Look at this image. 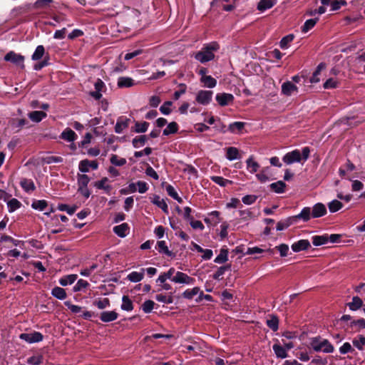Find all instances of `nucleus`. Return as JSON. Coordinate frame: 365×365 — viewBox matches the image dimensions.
Returning <instances> with one entry per match:
<instances>
[{
    "label": "nucleus",
    "mask_w": 365,
    "mask_h": 365,
    "mask_svg": "<svg viewBox=\"0 0 365 365\" xmlns=\"http://www.w3.org/2000/svg\"><path fill=\"white\" fill-rule=\"evenodd\" d=\"M220 49V45L217 41H212L203 45L202 49L195 54V58L202 63H207L214 59V53Z\"/></svg>",
    "instance_id": "nucleus-1"
},
{
    "label": "nucleus",
    "mask_w": 365,
    "mask_h": 365,
    "mask_svg": "<svg viewBox=\"0 0 365 365\" xmlns=\"http://www.w3.org/2000/svg\"><path fill=\"white\" fill-rule=\"evenodd\" d=\"M310 347L317 352L331 354L334 352V347L328 339L321 336H315L310 339Z\"/></svg>",
    "instance_id": "nucleus-2"
},
{
    "label": "nucleus",
    "mask_w": 365,
    "mask_h": 365,
    "mask_svg": "<svg viewBox=\"0 0 365 365\" xmlns=\"http://www.w3.org/2000/svg\"><path fill=\"white\" fill-rule=\"evenodd\" d=\"M19 338L29 344L40 342L43 340V336L38 331H32L29 333H22Z\"/></svg>",
    "instance_id": "nucleus-3"
},
{
    "label": "nucleus",
    "mask_w": 365,
    "mask_h": 365,
    "mask_svg": "<svg viewBox=\"0 0 365 365\" xmlns=\"http://www.w3.org/2000/svg\"><path fill=\"white\" fill-rule=\"evenodd\" d=\"M212 94L211 91L201 90L196 94L195 100L199 104L206 106L211 102Z\"/></svg>",
    "instance_id": "nucleus-4"
},
{
    "label": "nucleus",
    "mask_w": 365,
    "mask_h": 365,
    "mask_svg": "<svg viewBox=\"0 0 365 365\" xmlns=\"http://www.w3.org/2000/svg\"><path fill=\"white\" fill-rule=\"evenodd\" d=\"M172 282L180 284H193L195 280L185 273L177 272L175 275L172 278Z\"/></svg>",
    "instance_id": "nucleus-5"
},
{
    "label": "nucleus",
    "mask_w": 365,
    "mask_h": 365,
    "mask_svg": "<svg viewBox=\"0 0 365 365\" xmlns=\"http://www.w3.org/2000/svg\"><path fill=\"white\" fill-rule=\"evenodd\" d=\"M4 60L6 61H10L14 64L19 65L23 68H24V56L15 53L14 51H9L4 56Z\"/></svg>",
    "instance_id": "nucleus-6"
},
{
    "label": "nucleus",
    "mask_w": 365,
    "mask_h": 365,
    "mask_svg": "<svg viewBox=\"0 0 365 365\" xmlns=\"http://www.w3.org/2000/svg\"><path fill=\"white\" fill-rule=\"evenodd\" d=\"M302 157H301V153L299 150H294L292 152L287 153L286 155H284L282 160L284 163L287 165H290L294 163H299L301 161Z\"/></svg>",
    "instance_id": "nucleus-7"
},
{
    "label": "nucleus",
    "mask_w": 365,
    "mask_h": 365,
    "mask_svg": "<svg viewBox=\"0 0 365 365\" xmlns=\"http://www.w3.org/2000/svg\"><path fill=\"white\" fill-rule=\"evenodd\" d=\"M312 218H319L324 216L327 212L326 206L321 202L315 204L312 208H311Z\"/></svg>",
    "instance_id": "nucleus-8"
},
{
    "label": "nucleus",
    "mask_w": 365,
    "mask_h": 365,
    "mask_svg": "<svg viewBox=\"0 0 365 365\" xmlns=\"http://www.w3.org/2000/svg\"><path fill=\"white\" fill-rule=\"evenodd\" d=\"M216 101L221 106H225L232 103L234 101V96L231 93H217L216 95Z\"/></svg>",
    "instance_id": "nucleus-9"
},
{
    "label": "nucleus",
    "mask_w": 365,
    "mask_h": 365,
    "mask_svg": "<svg viewBox=\"0 0 365 365\" xmlns=\"http://www.w3.org/2000/svg\"><path fill=\"white\" fill-rule=\"evenodd\" d=\"M79 170L82 173H87L90 168L96 170L98 168V163L96 160L90 161L88 160H83L79 163Z\"/></svg>",
    "instance_id": "nucleus-10"
},
{
    "label": "nucleus",
    "mask_w": 365,
    "mask_h": 365,
    "mask_svg": "<svg viewBox=\"0 0 365 365\" xmlns=\"http://www.w3.org/2000/svg\"><path fill=\"white\" fill-rule=\"evenodd\" d=\"M298 88L291 81H286L282 85V93L287 96H290L294 93H297Z\"/></svg>",
    "instance_id": "nucleus-11"
},
{
    "label": "nucleus",
    "mask_w": 365,
    "mask_h": 365,
    "mask_svg": "<svg viewBox=\"0 0 365 365\" xmlns=\"http://www.w3.org/2000/svg\"><path fill=\"white\" fill-rule=\"evenodd\" d=\"M130 119L125 117L120 116L117 119L116 124L115 125V132L116 133H122L123 130L127 128L129 125Z\"/></svg>",
    "instance_id": "nucleus-12"
},
{
    "label": "nucleus",
    "mask_w": 365,
    "mask_h": 365,
    "mask_svg": "<svg viewBox=\"0 0 365 365\" xmlns=\"http://www.w3.org/2000/svg\"><path fill=\"white\" fill-rule=\"evenodd\" d=\"M292 217L294 218L295 223L297 222L298 220H302L304 222H307L312 217L311 207H305L302 210L300 213Z\"/></svg>",
    "instance_id": "nucleus-13"
},
{
    "label": "nucleus",
    "mask_w": 365,
    "mask_h": 365,
    "mask_svg": "<svg viewBox=\"0 0 365 365\" xmlns=\"http://www.w3.org/2000/svg\"><path fill=\"white\" fill-rule=\"evenodd\" d=\"M310 243L307 240H300L294 243H293L291 246L292 250L294 252H299L302 250H306L309 247H310Z\"/></svg>",
    "instance_id": "nucleus-14"
},
{
    "label": "nucleus",
    "mask_w": 365,
    "mask_h": 365,
    "mask_svg": "<svg viewBox=\"0 0 365 365\" xmlns=\"http://www.w3.org/2000/svg\"><path fill=\"white\" fill-rule=\"evenodd\" d=\"M118 314L115 311H105L101 313L100 319L103 322H110L115 321Z\"/></svg>",
    "instance_id": "nucleus-15"
},
{
    "label": "nucleus",
    "mask_w": 365,
    "mask_h": 365,
    "mask_svg": "<svg viewBox=\"0 0 365 365\" xmlns=\"http://www.w3.org/2000/svg\"><path fill=\"white\" fill-rule=\"evenodd\" d=\"M60 138L68 142H73L77 138V135L73 130L67 128L61 133Z\"/></svg>",
    "instance_id": "nucleus-16"
},
{
    "label": "nucleus",
    "mask_w": 365,
    "mask_h": 365,
    "mask_svg": "<svg viewBox=\"0 0 365 365\" xmlns=\"http://www.w3.org/2000/svg\"><path fill=\"white\" fill-rule=\"evenodd\" d=\"M145 274V269L142 268L140 272H132L128 276L127 279L131 282H140L143 277Z\"/></svg>",
    "instance_id": "nucleus-17"
},
{
    "label": "nucleus",
    "mask_w": 365,
    "mask_h": 365,
    "mask_svg": "<svg viewBox=\"0 0 365 365\" xmlns=\"http://www.w3.org/2000/svg\"><path fill=\"white\" fill-rule=\"evenodd\" d=\"M128 230L129 227L127 223H123L113 227L114 233L120 237H125Z\"/></svg>",
    "instance_id": "nucleus-18"
},
{
    "label": "nucleus",
    "mask_w": 365,
    "mask_h": 365,
    "mask_svg": "<svg viewBox=\"0 0 365 365\" xmlns=\"http://www.w3.org/2000/svg\"><path fill=\"white\" fill-rule=\"evenodd\" d=\"M295 223L294 218L292 217H289L284 220H282L277 222V230L282 231L287 229L288 227Z\"/></svg>",
    "instance_id": "nucleus-19"
},
{
    "label": "nucleus",
    "mask_w": 365,
    "mask_h": 365,
    "mask_svg": "<svg viewBox=\"0 0 365 365\" xmlns=\"http://www.w3.org/2000/svg\"><path fill=\"white\" fill-rule=\"evenodd\" d=\"M29 118L35 123L41 121L46 117V113L43 111L35 110L29 113Z\"/></svg>",
    "instance_id": "nucleus-20"
},
{
    "label": "nucleus",
    "mask_w": 365,
    "mask_h": 365,
    "mask_svg": "<svg viewBox=\"0 0 365 365\" xmlns=\"http://www.w3.org/2000/svg\"><path fill=\"white\" fill-rule=\"evenodd\" d=\"M152 202L160 207L165 214L168 213V207L167 203L160 196L155 195L152 200Z\"/></svg>",
    "instance_id": "nucleus-21"
},
{
    "label": "nucleus",
    "mask_w": 365,
    "mask_h": 365,
    "mask_svg": "<svg viewBox=\"0 0 365 365\" xmlns=\"http://www.w3.org/2000/svg\"><path fill=\"white\" fill-rule=\"evenodd\" d=\"M312 243L314 246H321L328 242V235H314L312 237Z\"/></svg>",
    "instance_id": "nucleus-22"
},
{
    "label": "nucleus",
    "mask_w": 365,
    "mask_h": 365,
    "mask_svg": "<svg viewBox=\"0 0 365 365\" xmlns=\"http://www.w3.org/2000/svg\"><path fill=\"white\" fill-rule=\"evenodd\" d=\"M51 294L60 300H63L67 297L65 289L60 287H55L51 291Z\"/></svg>",
    "instance_id": "nucleus-23"
},
{
    "label": "nucleus",
    "mask_w": 365,
    "mask_h": 365,
    "mask_svg": "<svg viewBox=\"0 0 365 365\" xmlns=\"http://www.w3.org/2000/svg\"><path fill=\"white\" fill-rule=\"evenodd\" d=\"M20 185L26 192L34 191L36 188L33 180L30 179H22L20 182Z\"/></svg>",
    "instance_id": "nucleus-24"
},
{
    "label": "nucleus",
    "mask_w": 365,
    "mask_h": 365,
    "mask_svg": "<svg viewBox=\"0 0 365 365\" xmlns=\"http://www.w3.org/2000/svg\"><path fill=\"white\" fill-rule=\"evenodd\" d=\"M274 4L275 1L274 0H260L257 5V9L260 11H264L271 9Z\"/></svg>",
    "instance_id": "nucleus-25"
},
{
    "label": "nucleus",
    "mask_w": 365,
    "mask_h": 365,
    "mask_svg": "<svg viewBox=\"0 0 365 365\" xmlns=\"http://www.w3.org/2000/svg\"><path fill=\"white\" fill-rule=\"evenodd\" d=\"M108 178H102L101 180L98 181L96 182L95 184V186L98 188V189H102V190H104L105 192L107 193V194H110V190H112V186L111 185H106V183L108 182Z\"/></svg>",
    "instance_id": "nucleus-26"
},
{
    "label": "nucleus",
    "mask_w": 365,
    "mask_h": 365,
    "mask_svg": "<svg viewBox=\"0 0 365 365\" xmlns=\"http://www.w3.org/2000/svg\"><path fill=\"white\" fill-rule=\"evenodd\" d=\"M120 308L127 312H130L133 309V302L130 300V299L126 296L123 295L122 297V304L120 306Z\"/></svg>",
    "instance_id": "nucleus-27"
},
{
    "label": "nucleus",
    "mask_w": 365,
    "mask_h": 365,
    "mask_svg": "<svg viewBox=\"0 0 365 365\" xmlns=\"http://www.w3.org/2000/svg\"><path fill=\"white\" fill-rule=\"evenodd\" d=\"M159 252L163 253L168 257L173 256V253L169 250L168 246L166 245V242L163 240L158 241L157 242V247Z\"/></svg>",
    "instance_id": "nucleus-28"
},
{
    "label": "nucleus",
    "mask_w": 365,
    "mask_h": 365,
    "mask_svg": "<svg viewBox=\"0 0 365 365\" xmlns=\"http://www.w3.org/2000/svg\"><path fill=\"white\" fill-rule=\"evenodd\" d=\"M175 269L171 267L167 272H163L160 274L158 278L156 280V282L164 283L168 279H170L173 277V275L175 273Z\"/></svg>",
    "instance_id": "nucleus-29"
},
{
    "label": "nucleus",
    "mask_w": 365,
    "mask_h": 365,
    "mask_svg": "<svg viewBox=\"0 0 365 365\" xmlns=\"http://www.w3.org/2000/svg\"><path fill=\"white\" fill-rule=\"evenodd\" d=\"M272 190L277 193H283L284 192V188L286 187L285 182L282 180H279L276 182H273L269 185Z\"/></svg>",
    "instance_id": "nucleus-30"
},
{
    "label": "nucleus",
    "mask_w": 365,
    "mask_h": 365,
    "mask_svg": "<svg viewBox=\"0 0 365 365\" xmlns=\"http://www.w3.org/2000/svg\"><path fill=\"white\" fill-rule=\"evenodd\" d=\"M133 85V80L129 77H120L118 80V86L120 88H129Z\"/></svg>",
    "instance_id": "nucleus-31"
},
{
    "label": "nucleus",
    "mask_w": 365,
    "mask_h": 365,
    "mask_svg": "<svg viewBox=\"0 0 365 365\" xmlns=\"http://www.w3.org/2000/svg\"><path fill=\"white\" fill-rule=\"evenodd\" d=\"M246 163H247V170L251 173H256L258 170V169L259 168V163L253 160L252 156H250L246 160Z\"/></svg>",
    "instance_id": "nucleus-32"
},
{
    "label": "nucleus",
    "mask_w": 365,
    "mask_h": 365,
    "mask_svg": "<svg viewBox=\"0 0 365 365\" xmlns=\"http://www.w3.org/2000/svg\"><path fill=\"white\" fill-rule=\"evenodd\" d=\"M201 82H202L205 84V86L209 88H212L215 87L217 85L216 79L212 78L211 76H202Z\"/></svg>",
    "instance_id": "nucleus-33"
},
{
    "label": "nucleus",
    "mask_w": 365,
    "mask_h": 365,
    "mask_svg": "<svg viewBox=\"0 0 365 365\" xmlns=\"http://www.w3.org/2000/svg\"><path fill=\"white\" fill-rule=\"evenodd\" d=\"M267 325L272 331H277L279 328V319L275 315H271L270 318L267 320Z\"/></svg>",
    "instance_id": "nucleus-34"
},
{
    "label": "nucleus",
    "mask_w": 365,
    "mask_h": 365,
    "mask_svg": "<svg viewBox=\"0 0 365 365\" xmlns=\"http://www.w3.org/2000/svg\"><path fill=\"white\" fill-rule=\"evenodd\" d=\"M363 302L359 297H354L352 301L348 303V307L351 311H356L362 307Z\"/></svg>",
    "instance_id": "nucleus-35"
},
{
    "label": "nucleus",
    "mask_w": 365,
    "mask_h": 365,
    "mask_svg": "<svg viewBox=\"0 0 365 365\" xmlns=\"http://www.w3.org/2000/svg\"><path fill=\"white\" fill-rule=\"evenodd\" d=\"M77 279L76 274H69L61 277L59 279V284L61 286H67L73 284Z\"/></svg>",
    "instance_id": "nucleus-36"
},
{
    "label": "nucleus",
    "mask_w": 365,
    "mask_h": 365,
    "mask_svg": "<svg viewBox=\"0 0 365 365\" xmlns=\"http://www.w3.org/2000/svg\"><path fill=\"white\" fill-rule=\"evenodd\" d=\"M318 21H319V18L310 19L307 20L302 27V32L304 33V34L308 32L310 29H312L315 26V24H317V22Z\"/></svg>",
    "instance_id": "nucleus-37"
},
{
    "label": "nucleus",
    "mask_w": 365,
    "mask_h": 365,
    "mask_svg": "<svg viewBox=\"0 0 365 365\" xmlns=\"http://www.w3.org/2000/svg\"><path fill=\"white\" fill-rule=\"evenodd\" d=\"M228 260V251L227 249H221L220 254L216 257L214 262L215 263L222 264Z\"/></svg>",
    "instance_id": "nucleus-38"
},
{
    "label": "nucleus",
    "mask_w": 365,
    "mask_h": 365,
    "mask_svg": "<svg viewBox=\"0 0 365 365\" xmlns=\"http://www.w3.org/2000/svg\"><path fill=\"white\" fill-rule=\"evenodd\" d=\"M178 130V125L175 122L170 123L168 126L163 130L164 135H169L170 134L176 133Z\"/></svg>",
    "instance_id": "nucleus-39"
},
{
    "label": "nucleus",
    "mask_w": 365,
    "mask_h": 365,
    "mask_svg": "<svg viewBox=\"0 0 365 365\" xmlns=\"http://www.w3.org/2000/svg\"><path fill=\"white\" fill-rule=\"evenodd\" d=\"M226 158L229 160H234L238 159L239 157V151L237 148L235 147H230L227 149Z\"/></svg>",
    "instance_id": "nucleus-40"
},
{
    "label": "nucleus",
    "mask_w": 365,
    "mask_h": 365,
    "mask_svg": "<svg viewBox=\"0 0 365 365\" xmlns=\"http://www.w3.org/2000/svg\"><path fill=\"white\" fill-rule=\"evenodd\" d=\"M45 53V48L43 46L39 45L36 47L35 51L31 56V59L33 61H38L41 59Z\"/></svg>",
    "instance_id": "nucleus-41"
},
{
    "label": "nucleus",
    "mask_w": 365,
    "mask_h": 365,
    "mask_svg": "<svg viewBox=\"0 0 365 365\" xmlns=\"http://www.w3.org/2000/svg\"><path fill=\"white\" fill-rule=\"evenodd\" d=\"M147 140H148V138L146 135L136 136L135 138H134L133 139L132 144L134 148H138L144 145L145 143H146Z\"/></svg>",
    "instance_id": "nucleus-42"
},
{
    "label": "nucleus",
    "mask_w": 365,
    "mask_h": 365,
    "mask_svg": "<svg viewBox=\"0 0 365 365\" xmlns=\"http://www.w3.org/2000/svg\"><path fill=\"white\" fill-rule=\"evenodd\" d=\"M273 350L277 357L284 359L287 356V350L280 345L274 344Z\"/></svg>",
    "instance_id": "nucleus-43"
},
{
    "label": "nucleus",
    "mask_w": 365,
    "mask_h": 365,
    "mask_svg": "<svg viewBox=\"0 0 365 365\" xmlns=\"http://www.w3.org/2000/svg\"><path fill=\"white\" fill-rule=\"evenodd\" d=\"M210 179L212 180V181L222 187H225L228 184L232 183L231 180L225 179L221 176H212Z\"/></svg>",
    "instance_id": "nucleus-44"
},
{
    "label": "nucleus",
    "mask_w": 365,
    "mask_h": 365,
    "mask_svg": "<svg viewBox=\"0 0 365 365\" xmlns=\"http://www.w3.org/2000/svg\"><path fill=\"white\" fill-rule=\"evenodd\" d=\"M353 345L359 350H364L365 346V336L359 335L358 338H354L352 341Z\"/></svg>",
    "instance_id": "nucleus-45"
},
{
    "label": "nucleus",
    "mask_w": 365,
    "mask_h": 365,
    "mask_svg": "<svg viewBox=\"0 0 365 365\" xmlns=\"http://www.w3.org/2000/svg\"><path fill=\"white\" fill-rule=\"evenodd\" d=\"M342 207L343 204L337 200H334L328 203V207L331 212H336L341 209Z\"/></svg>",
    "instance_id": "nucleus-46"
},
{
    "label": "nucleus",
    "mask_w": 365,
    "mask_h": 365,
    "mask_svg": "<svg viewBox=\"0 0 365 365\" xmlns=\"http://www.w3.org/2000/svg\"><path fill=\"white\" fill-rule=\"evenodd\" d=\"M21 203L16 198H12L7 202V207L9 212H13L19 209Z\"/></svg>",
    "instance_id": "nucleus-47"
},
{
    "label": "nucleus",
    "mask_w": 365,
    "mask_h": 365,
    "mask_svg": "<svg viewBox=\"0 0 365 365\" xmlns=\"http://www.w3.org/2000/svg\"><path fill=\"white\" fill-rule=\"evenodd\" d=\"M231 265L227 264L225 266H222L217 269V270L213 274V279H220V277L225 273L226 271L230 270Z\"/></svg>",
    "instance_id": "nucleus-48"
},
{
    "label": "nucleus",
    "mask_w": 365,
    "mask_h": 365,
    "mask_svg": "<svg viewBox=\"0 0 365 365\" xmlns=\"http://www.w3.org/2000/svg\"><path fill=\"white\" fill-rule=\"evenodd\" d=\"M199 292H200V288L198 287H195L191 289H186L182 293V297L185 299H192V297L198 294Z\"/></svg>",
    "instance_id": "nucleus-49"
},
{
    "label": "nucleus",
    "mask_w": 365,
    "mask_h": 365,
    "mask_svg": "<svg viewBox=\"0 0 365 365\" xmlns=\"http://www.w3.org/2000/svg\"><path fill=\"white\" fill-rule=\"evenodd\" d=\"M166 191L171 197L176 200L178 202L181 203L182 202V198L179 197L178 192L171 185L166 186Z\"/></svg>",
    "instance_id": "nucleus-50"
},
{
    "label": "nucleus",
    "mask_w": 365,
    "mask_h": 365,
    "mask_svg": "<svg viewBox=\"0 0 365 365\" xmlns=\"http://www.w3.org/2000/svg\"><path fill=\"white\" fill-rule=\"evenodd\" d=\"M48 205V203L44 200H34L32 202L31 207L35 209L40 211H43Z\"/></svg>",
    "instance_id": "nucleus-51"
},
{
    "label": "nucleus",
    "mask_w": 365,
    "mask_h": 365,
    "mask_svg": "<svg viewBox=\"0 0 365 365\" xmlns=\"http://www.w3.org/2000/svg\"><path fill=\"white\" fill-rule=\"evenodd\" d=\"M149 127V123L146 121L140 123L136 122L135 124V133H145L147 131Z\"/></svg>",
    "instance_id": "nucleus-52"
},
{
    "label": "nucleus",
    "mask_w": 365,
    "mask_h": 365,
    "mask_svg": "<svg viewBox=\"0 0 365 365\" xmlns=\"http://www.w3.org/2000/svg\"><path fill=\"white\" fill-rule=\"evenodd\" d=\"M93 305L96 306L99 309H103L110 307V300L108 298L96 300L93 302Z\"/></svg>",
    "instance_id": "nucleus-53"
},
{
    "label": "nucleus",
    "mask_w": 365,
    "mask_h": 365,
    "mask_svg": "<svg viewBox=\"0 0 365 365\" xmlns=\"http://www.w3.org/2000/svg\"><path fill=\"white\" fill-rule=\"evenodd\" d=\"M294 38V36L293 34H289L283 37L279 42V46L281 48H287L288 47L289 43L293 41Z\"/></svg>",
    "instance_id": "nucleus-54"
},
{
    "label": "nucleus",
    "mask_w": 365,
    "mask_h": 365,
    "mask_svg": "<svg viewBox=\"0 0 365 365\" xmlns=\"http://www.w3.org/2000/svg\"><path fill=\"white\" fill-rule=\"evenodd\" d=\"M245 123L243 122H234L229 125V130L231 133H236L237 131H241Z\"/></svg>",
    "instance_id": "nucleus-55"
},
{
    "label": "nucleus",
    "mask_w": 365,
    "mask_h": 365,
    "mask_svg": "<svg viewBox=\"0 0 365 365\" xmlns=\"http://www.w3.org/2000/svg\"><path fill=\"white\" fill-rule=\"evenodd\" d=\"M154 305H155V302L153 301L146 300L143 303L141 308H142V310L145 313L148 314V313L151 312V311L154 308Z\"/></svg>",
    "instance_id": "nucleus-56"
},
{
    "label": "nucleus",
    "mask_w": 365,
    "mask_h": 365,
    "mask_svg": "<svg viewBox=\"0 0 365 365\" xmlns=\"http://www.w3.org/2000/svg\"><path fill=\"white\" fill-rule=\"evenodd\" d=\"M88 285H89V284L87 281L81 279L74 285L73 290V292H80L83 289L86 288Z\"/></svg>",
    "instance_id": "nucleus-57"
},
{
    "label": "nucleus",
    "mask_w": 365,
    "mask_h": 365,
    "mask_svg": "<svg viewBox=\"0 0 365 365\" xmlns=\"http://www.w3.org/2000/svg\"><path fill=\"white\" fill-rule=\"evenodd\" d=\"M110 163L116 166H123L126 163V160L125 158H119L116 155H112Z\"/></svg>",
    "instance_id": "nucleus-58"
},
{
    "label": "nucleus",
    "mask_w": 365,
    "mask_h": 365,
    "mask_svg": "<svg viewBox=\"0 0 365 365\" xmlns=\"http://www.w3.org/2000/svg\"><path fill=\"white\" fill-rule=\"evenodd\" d=\"M90 182V178L87 175L83 174L80 175L78 178V187H87L88 184Z\"/></svg>",
    "instance_id": "nucleus-59"
},
{
    "label": "nucleus",
    "mask_w": 365,
    "mask_h": 365,
    "mask_svg": "<svg viewBox=\"0 0 365 365\" xmlns=\"http://www.w3.org/2000/svg\"><path fill=\"white\" fill-rule=\"evenodd\" d=\"M43 356L41 355L33 356L27 359V364L31 365H38L41 364Z\"/></svg>",
    "instance_id": "nucleus-60"
},
{
    "label": "nucleus",
    "mask_w": 365,
    "mask_h": 365,
    "mask_svg": "<svg viewBox=\"0 0 365 365\" xmlns=\"http://www.w3.org/2000/svg\"><path fill=\"white\" fill-rule=\"evenodd\" d=\"M58 208L61 211H66L68 215H73L76 210V207H69L66 204L58 205Z\"/></svg>",
    "instance_id": "nucleus-61"
},
{
    "label": "nucleus",
    "mask_w": 365,
    "mask_h": 365,
    "mask_svg": "<svg viewBox=\"0 0 365 365\" xmlns=\"http://www.w3.org/2000/svg\"><path fill=\"white\" fill-rule=\"evenodd\" d=\"M354 349L349 342H345L340 348L339 352L341 354H346L349 352H353Z\"/></svg>",
    "instance_id": "nucleus-62"
},
{
    "label": "nucleus",
    "mask_w": 365,
    "mask_h": 365,
    "mask_svg": "<svg viewBox=\"0 0 365 365\" xmlns=\"http://www.w3.org/2000/svg\"><path fill=\"white\" fill-rule=\"evenodd\" d=\"M337 85L338 82L335 79L330 78L324 82L323 87L325 89L334 88L337 87Z\"/></svg>",
    "instance_id": "nucleus-63"
},
{
    "label": "nucleus",
    "mask_w": 365,
    "mask_h": 365,
    "mask_svg": "<svg viewBox=\"0 0 365 365\" xmlns=\"http://www.w3.org/2000/svg\"><path fill=\"white\" fill-rule=\"evenodd\" d=\"M172 106L171 101H166L160 108V112L164 115H169L171 113L170 107Z\"/></svg>",
    "instance_id": "nucleus-64"
}]
</instances>
